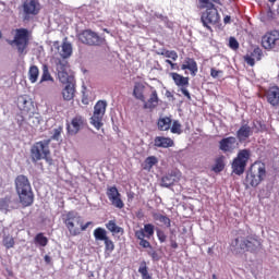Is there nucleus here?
<instances>
[{"mask_svg": "<svg viewBox=\"0 0 279 279\" xmlns=\"http://www.w3.org/2000/svg\"><path fill=\"white\" fill-rule=\"evenodd\" d=\"M223 21H225L226 24L230 23V15L225 16Z\"/></svg>", "mask_w": 279, "mask_h": 279, "instance_id": "13d9d810", "label": "nucleus"}, {"mask_svg": "<svg viewBox=\"0 0 279 279\" xmlns=\"http://www.w3.org/2000/svg\"><path fill=\"white\" fill-rule=\"evenodd\" d=\"M107 108L108 102H106V100H98L94 106V113L90 118V123L96 130H101V128H104V117Z\"/></svg>", "mask_w": 279, "mask_h": 279, "instance_id": "9d476101", "label": "nucleus"}, {"mask_svg": "<svg viewBox=\"0 0 279 279\" xmlns=\"http://www.w3.org/2000/svg\"><path fill=\"white\" fill-rule=\"evenodd\" d=\"M270 3H276V0H268Z\"/></svg>", "mask_w": 279, "mask_h": 279, "instance_id": "bf43d9fd", "label": "nucleus"}, {"mask_svg": "<svg viewBox=\"0 0 279 279\" xmlns=\"http://www.w3.org/2000/svg\"><path fill=\"white\" fill-rule=\"evenodd\" d=\"M94 236L96 241H104L108 238V232L106 231V229L98 227L94 230Z\"/></svg>", "mask_w": 279, "mask_h": 279, "instance_id": "e433bc0d", "label": "nucleus"}, {"mask_svg": "<svg viewBox=\"0 0 279 279\" xmlns=\"http://www.w3.org/2000/svg\"><path fill=\"white\" fill-rule=\"evenodd\" d=\"M23 11L25 16H36L40 12V2L38 0H25Z\"/></svg>", "mask_w": 279, "mask_h": 279, "instance_id": "f3484780", "label": "nucleus"}, {"mask_svg": "<svg viewBox=\"0 0 279 279\" xmlns=\"http://www.w3.org/2000/svg\"><path fill=\"white\" fill-rule=\"evenodd\" d=\"M106 228L109 230V232H112V234H123V228L117 226L116 220H109L106 223Z\"/></svg>", "mask_w": 279, "mask_h": 279, "instance_id": "c756f323", "label": "nucleus"}, {"mask_svg": "<svg viewBox=\"0 0 279 279\" xmlns=\"http://www.w3.org/2000/svg\"><path fill=\"white\" fill-rule=\"evenodd\" d=\"M44 260L49 265V263H51V257L49 255H45Z\"/></svg>", "mask_w": 279, "mask_h": 279, "instance_id": "4d7b16f0", "label": "nucleus"}, {"mask_svg": "<svg viewBox=\"0 0 279 279\" xmlns=\"http://www.w3.org/2000/svg\"><path fill=\"white\" fill-rule=\"evenodd\" d=\"M157 126L160 132H167L171 130V118L169 117L159 118L157 121Z\"/></svg>", "mask_w": 279, "mask_h": 279, "instance_id": "a878e982", "label": "nucleus"}, {"mask_svg": "<svg viewBox=\"0 0 279 279\" xmlns=\"http://www.w3.org/2000/svg\"><path fill=\"white\" fill-rule=\"evenodd\" d=\"M15 191L20 197V204L27 208L34 204V192L27 177L20 174L15 178Z\"/></svg>", "mask_w": 279, "mask_h": 279, "instance_id": "7ed1b4c3", "label": "nucleus"}, {"mask_svg": "<svg viewBox=\"0 0 279 279\" xmlns=\"http://www.w3.org/2000/svg\"><path fill=\"white\" fill-rule=\"evenodd\" d=\"M155 165H158V158H156L155 156H149L144 160L143 169L144 171H151Z\"/></svg>", "mask_w": 279, "mask_h": 279, "instance_id": "c85d7f7f", "label": "nucleus"}, {"mask_svg": "<svg viewBox=\"0 0 279 279\" xmlns=\"http://www.w3.org/2000/svg\"><path fill=\"white\" fill-rule=\"evenodd\" d=\"M167 96H168V97L171 96V93L167 92Z\"/></svg>", "mask_w": 279, "mask_h": 279, "instance_id": "e2e57ef3", "label": "nucleus"}, {"mask_svg": "<svg viewBox=\"0 0 279 279\" xmlns=\"http://www.w3.org/2000/svg\"><path fill=\"white\" fill-rule=\"evenodd\" d=\"M252 130H253V132H255V134H258L260 132H265L266 126L260 120H257V121L253 122Z\"/></svg>", "mask_w": 279, "mask_h": 279, "instance_id": "ea45409f", "label": "nucleus"}, {"mask_svg": "<svg viewBox=\"0 0 279 279\" xmlns=\"http://www.w3.org/2000/svg\"><path fill=\"white\" fill-rule=\"evenodd\" d=\"M107 197L116 208H124L125 204L121 199V193L117 186H110L107 189Z\"/></svg>", "mask_w": 279, "mask_h": 279, "instance_id": "2eb2a0df", "label": "nucleus"}, {"mask_svg": "<svg viewBox=\"0 0 279 279\" xmlns=\"http://www.w3.org/2000/svg\"><path fill=\"white\" fill-rule=\"evenodd\" d=\"M173 145H175V143L171 140V137H166V136L155 137V147L169 149V147H173Z\"/></svg>", "mask_w": 279, "mask_h": 279, "instance_id": "4be33fe9", "label": "nucleus"}, {"mask_svg": "<svg viewBox=\"0 0 279 279\" xmlns=\"http://www.w3.org/2000/svg\"><path fill=\"white\" fill-rule=\"evenodd\" d=\"M170 130L172 134H182V124L178 120H174Z\"/></svg>", "mask_w": 279, "mask_h": 279, "instance_id": "a19ab883", "label": "nucleus"}, {"mask_svg": "<svg viewBox=\"0 0 279 279\" xmlns=\"http://www.w3.org/2000/svg\"><path fill=\"white\" fill-rule=\"evenodd\" d=\"M182 71H190L191 75H193V77H195V75H197V61H195V59L193 58H185L183 64L181 65Z\"/></svg>", "mask_w": 279, "mask_h": 279, "instance_id": "412c9836", "label": "nucleus"}, {"mask_svg": "<svg viewBox=\"0 0 279 279\" xmlns=\"http://www.w3.org/2000/svg\"><path fill=\"white\" fill-rule=\"evenodd\" d=\"M167 96H168V97L171 96V93L167 92Z\"/></svg>", "mask_w": 279, "mask_h": 279, "instance_id": "680f3d73", "label": "nucleus"}, {"mask_svg": "<svg viewBox=\"0 0 279 279\" xmlns=\"http://www.w3.org/2000/svg\"><path fill=\"white\" fill-rule=\"evenodd\" d=\"M138 274H141L142 279H153L151 274H149V267H147V262L145 260L141 262Z\"/></svg>", "mask_w": 279, "mask_h": 279, "instance_id": "2f4dec72", "label": "nucleus"}, {"mask_svg": "<svg viewBox=\"0 0 279 279\" xmlns=\"http://www.w3.org/2000/svg\"><path fill=\"white\" fill-rule=\"evenodd\" d=\"M51 144V140H44L36 142L31 147V158L33 162H38V160H46L47 162H51V150L49 149V145Z\"/></svg>", "mask_w": 279, "mask_h": 279, "instance_id": "39448f33", "label": "nucleus"}, {"mask_svg": "<svg viewBox=\"0 0 279 279\" xmlns=\"http://www.w3.org/2000/svg\"><path fill=\"white\" fill-rule=\"evenodd\" d=\"M60 56L61 58H63L60 60H66V58H70L71 56H73V46L71 45V43L69 41L62 43Z\"/></svg>", "mask_w": 279, "mask_h": 279, "instance_id": "393cba45", "label": "nucleus"}, {"mask_svg": "<svg viewBox=\"0 0 279 279\" xmlns=\"http://www.w3.org/2000/svg\"><path fill=\"white\" fill-rule=\"evenodd\" d=\"M61 219L68 229L71 236L80 234V225L82 223V216L75 210H70L61 216Z\"/></svg>", "mask_w": 279, "mask_h": 279, "instance_id": "6e6552de", "label": "nucleus"}, {"mask_svg": "<svg viewBox=\"0 0 279 279\" xmlns=\"http://www.w3.org/2000/svg\"><path fill=\"white\" fill-rule=\"evenodd\" d=\"M155 227L151 223H146L144 225L143 229L136 230L135 232H142L144 238L146 239H151V236H154V231Z\"/></svg>", "mask_w": 279, "mask_h": 279, "instance_id": "7c9ffc66", "label": "nucleus"}, {"mask_svg": "<svg viewBox=\"0 0 279 279\" xmlns=\"http://www.w3.org/2000/svg\"><path fill=\"white\" fill-rule=\"evenodd\" d=\"M170 247H172V250H178V242H175L173 239H170Z\"/></svg>", "mask_w": 279, "mask_h": 279, "instance_id": "864d4df0", "label": "nucleus"}, {"mask_svg": "<svg viewBox=\"0 0 279 279\" xmlns=\"http://www.w3.org/2000/svg\"><path fill=\"white\" fill-rule=\"evenodd\" d=\"M170 76L172 77L175 86H179L181 88L182 95H184V97H186L187 99H191V93H189V89H186V87L189 86V77H184L177 72L170 73Z\"/></svg>", "mask_w": 279, "mask_h": 279, "instance_id": "ddd939ff", "label": "nucleus"}, {"mask_svg": "<svg viewBox=\"0 0 279 279\" xmlns=\"http://www.w3.org/2000/svg\"><path fill=\"white\" fill-rule=\"evenodd\" d=\"M198 1L201 5H210V3H213L210 2V0H198ZM211 1H217V0H211Z\"/></svg>", "mask_w": 279, "mask_h": 279, "instance_id": "5fc2aeb1", "label": "nucleus"}, {"mask_svg": "<svg viewBox=\"0 0 279 279\" xmlns=\"http://www.w3.org/2000/svg\"><path fill=\"white\" fill-rule=\"evenodd\" d=\"M148 254L153 260H160V255H158V252L151 251Z\"/></svg>", "mask_w": 279, "mask_h": 279, "instance_id": "3c124183", "label": "nucleus"}, {"mask_svg": "<svg viewBox=\"0 0 279 279\" xmlns=\"http://www.w3.org/2000/svg\"><path fill=\"white\" fill-rule=\"evenodd\" d=\"M2 245L5 247V250H12V247L16 245V241L14 240V236L4 234L2 236Z\"/></svg>", "mask_w": 279, "mask_h": 279, "instance_id": "72a5a7b5", "label": "nucleus"}, {"mask_svg": "<svg viewBox=\"0 0 279 279\" xmlns=\"http://www.w3.org/2000/svg\"><path fill=\"white\" fill-rule=\"evenodd\" d=\"M203 8H206V11L202 14L201 21L204 27H207L209 32H213L211 25H217L220 21L219 11L215 8L214 3L202 4Z\"/></svg>", "mask_w": 279, "mask_h": 279, "instance_id": "1a4fd4ad", "label": "nucleus"}, {"mask_svg": "<svg viewBox=\"0 0 279 279\" xmlns=\"http://www.w3.org/2000/svg\"><path fill=\"white\" fill-rule=\"evenodd\" d=\"M236 137L234 136H229V137H223L219 142V149L220 151H223V154H232L234 149H236Z\"/></svg>", "mask_w": 279, "mask_h": 279, "instance_id": "dca6fc26", "label": "nucleus"}, {"mask_svg": "<svg viewBox=\"0 0 279 279\" xmlns=\"http://www.w3.org/2000/svg\"><path fill=\"white\" fill-rule=\"evenodd\" d=\"M88 96L86 94H83L82 104H84V106H88Z\"/></svg>", "mask_w": 279, "mask_h": 279, "instance_id": "6e6d98bb", "label": "nucleus"}, {"mask_svg": "<svg viewBox=\"0 0 279 279\" xmlns=\"http://www.w3.org/2000/svg\"><path fill=\"white\" fill-rule=\"evenodd\" d=\"M35 243L37 245H40V247H47V245L49 243V239H47V236H45V233H37L35 236Z\"/></svg>", "mask_w": 279, "mask_h": 279, "instance_id": "4c0bfd02", "label": "nucleus"}, {"mask_svg": "<svg viewBox=\"0 0 279 279\" xmlns=\"http://www.w3.org/2000/svg\"><path fill=\"white\" fill-rule=\"evenodd\" d=\"M153 219L155 221H159V223H162V226H166V228L171 227V219L162 214L153 213Z\"/></svg>", "mask_w": 279, "mask_h": 279, "instance_id": "cd10ccee", "label": "nucleus"}, {"mask_svg": "<svg viewBox=\"0 0 279 279\" xmlns=\"http://www.w3.org/2000/svg\"><path fill=\"white\" fill-rule=\"evenodd\" d=\"M41 69L43 74L39 84H43V82H53V76H51V73L49 72V65L44 64Z\"/></svg>", "mask_w": 279, "mask_h": 279, "instance_id": "f704fd0d", "label": "nucleus"}, {"mask_svg": "<svg viewBox=\"0 0 279 279\" xmlns=\"http://www.w3.org/2000/svg\"><path fill=\"white\" fill-rule=\"evenodd\" d=\"M266 99L270 106L276 108V106H279V87L272 86L266 92Z\"/></svg>", "mask_w": 279, "mask_h": 279, "instance_id": "aec40b11", "label": "nucleus"}, {"mask_svg": "<svg viewBox=\"0 0 279 279\" xmlns=\"http://www.w3.org/2000/svg\"><path fill=\"white\" fill-rule=\"evenodd\" d=\"M161 56H165V58H171L174 62L178 60V52L175 50H163Z\"/></svg>", "mask_w": 279, "mask_h": 279, "instance_id": "79ce46f5", "label": "nucleus"}, {"mask_svg": "<svg viewBox=\"0 0 279 279\" xmlns=\"http://www.w3.org/2000/svg\"><path fill=\"white\" fill-rule=\"evenodd\" d=\"M86 125H88L86 118H84V116L76 114L74 118H72L71 123L66 126L68 134L75 136V134H78L81 130L86 128Z\"/></svg>", "mask_w": 279, "mask_h": 279, "instance_id": "f8f14e48", "label": "nucleus"}, {"mask_svg": "<svg viewBox=\"0 0 279 279\" xmlns=\"http://www.w3.org/2000/svg\"><path fill=\"white\" fill-rule=\"evenodd\" d=\"M8 43L11 46L15 45L20 56H26L27 48L29 47V31L27 28L14 29V38Z\"/></svg>", "mask_w": 279, "mask_h": 279, "instance_id": "423d86ee", "label": "nucleus"}, {"mask_svg": "<svg viewBox=\"0 0 279 279\" xmlns=\"http://www.w3.org/2000/svg\"><path fill=\"white\" fill-rule=\"evenodd\" d=\"M279 40V32L278 31H271L269 33H266L262 37V47L264 49H275L276 48V43Z\"/></svg>", "mask_w": 279, "mask_h": 279, "instance_id": "4468645a", "label": "nucleus"}, {"mask_svg": "<svg viewBox=\"0 0 279 279\" xmlns=\"http://www.w3.org/2000/svg\"><path fill=\"white\" fill-rule=\"evenodd\" d=\"M175 184V177L173 174H167L161 179V186L169 189V186H173Z\"/></svg>", "mask_w": 279, "mask_h": 279, "instance_id": "c9c22d12", "label": "nucleus"}, {"mask_svg": "<svg viewBox=\"0 0 279 279\" xmlns=\"http://www.w3.org/2000/svg\"><path fill=\"white\" fill-rule=\"evenodd\" d=\"M226 157L223 155H221L220 157H218L216 159V163L215 166L213 167V171L215 173H221V171H223V169H226Z\"/></svg>", "mask_w": 279, "mask_h": 279, "instance_id": "473e14b6", "label": "nucleus"}, {"mask_svg": "<svg viewBox=\"0 0 279 279\" xmlns=\"http://www.w3.org/2000/svg\"><path fill=\"white\" fill-rule=\"evenodd\" d=\"M166 63L171 66L172 70L178 69V63H173L171 60L167 59Z\"/></svg>", "mask_w": 279, "mask_h": 279, "instance_id": "603ef678", "label": "nucleus"}, {"mask_svg": "<svg viewBox=\"0 0 279 279\" xmlns=\"http://www.w3.org/2000/svg\"><path fill=\"white\" fill-rule=\"evenodd\" d=\"M222 73H223V71L216 70L215 68H211V70H210L211 77H219V75H221Z\"/></svg>", "mask_w": 279, "mask_h": 279, "instance_id": "8fccbe9b", "label": "nucleus"}, {"mask_svg": "<svg viewBox=\"0 0 279 279\" xmlns=\"http://www.w3.org/2000/svg\"><path fill=\"white\" fill-rule=\"evenodd\" d=\"M267 175V168L265 162L255 161L248 169L245 178V182L247 186L256 187L260 182L265 180Z\"/></svg>", "mask_w": 279, "mask_h": 279, "instance_id": "20e7f679", "label": "nucleus"}, {"mask_svg": "<svg viewBox=\"0 0 279 279\" xmlns=\"http://www.w3.org/2000/svg\"><path fill=\"white\" fill-rule=\"evenodd\" d=\"M133 96L140 101H145V84L137 82L133 88Z\"/></svg>", "mask_w": 279, "mask_h": 279, "instance_id": "b1692460", "label": "nucleus"}, {"mask_svg": "<svg viewBox=\"0 0 279 279\" xmlns=\"http://www.w3.org/2000/svg\"><path fill=\"white\" fill-rule=\"evenodd\" d=\"M158 92L154 89L150 94L149 99L147 101H143L144 110H154L155 108H158Z\"/></svg>", "mask_w": 279, "mask_h": 279, "instance_id": "5701e85b", "label": "nucleus"}, {"mask_svg": "<svg viewBox=\"0 0 279 279\" xmlns=\"http://www.w3.org/2000/svg\"><path fill=\"white\" fill-rule=\"evenodd\" d=\"M229 47H230V49H233L234 51H236V49H239V41L236 40V38H234V37L229 38Z\"/></svg>", "mask_w": 279, "mask_h": 279, "instance_id": "de8ad7c7", "label": "nucleus"}, {"mask_svg": "<svg viewBox=\"0 0 279 279\" xmlns=\"http://www.w3.org/2000/svg\"><path fill=\"white\" fill-rule=\"evenodd\" d=\"M62 130H63L62 126H59V128L53 130V134L51 136L52 141H60V136L62 134Z\"/></svg>", "mask_w": 279, "mask_h": 279, "instance_id": "a18cd8bd", "label": "nucleus"}, {"mask_svg": "<svg viewBox=\"0 0 279 279\" xmlns=\"http://www.w3.org/2000/svg\"><path fill=\"white\" fill-rule=\"evenodd\" d=\"M93 226V221H88L86 223H84V221L81 218V223L78 225V230H80V234L86 230H88V227Z\"/></svg>", "mask_w": 279, "mask_h": 279, "instance_id": "49530a36", "label": "nucleus"}, {"mask_svg": "<svg viewBox=\"0 0 279 279\" xmlns=\"http://www.w3.org/2000/svg\"><path fill=\"white\" fill-rule=\"evenodd\" d=\"M259 60H263V49L260 47H255L250 54L244 56V62L248 66H254L256 61L259 62Z\"/></svg>", "mask_w": 279, "mask_h": 279, "instance_id": "a211bd4d", "label": "nucleus"}, {"mask_svg": "<svg viewBox=\"0 0 279 279\" xmlns=\"http://www.w3.org/2000/svg\"><path fill=\"white\" fill-rule=\"evenodd\" d=\"M40 75V70L36 65H31L28 69V80L31 84H36Z\"/></svg>", "mask_w": 279, "mask_h": 279, "instance_id": "bb28decb", "label": "nucleus"}, {"mask_svg": "<svg viewBox=\"0 0 279 279\" xmlns=\"http://www.w3.org/2000/svg\"><path fill=\"white\" fill-rule=\"evenodd\" d=\"M10 208V197H4L0 199V210H5Z\"/></svg>", "mask_w": 279, "mask_h": 279, "instance_id": "c03bdc74", "label": "nucleus"}, {"mask_svg": "<svg viewBox=\"0 0 279 279\" xmlns=\"http://www.w3.org/2000/svg\"><path fill=\"white\" fill-rule=\"evenodd\" d=\"M231 247L235 254H241V252H251V254H256V252L263 247V243L258 238H256V235H238L231 242Z\"/></svg>", "mask_w": 279, "mask_h": 279, "instance_id": "f03ea898", "label": "nucleus"}, {"mask_svg": "<svg viewBox=\"0 0 279 279\" xmlns=\"http://www.w3.org/2000/svg\"><path fill=\"white\" fill-rule=\"evenodd\" d=\"M254 134V130L248 124H242L236 131V138L239 143H245L250 136Z\"/></svg>", "mask_w": 279, "mask_h": 279, "instance_id": "6ab92c4d", "label": "nucleus"}, {"mask_svg": "<svg viewBox=\"0 0 279 279\" xmlns=\"http://www.w3.org/2000/svg\"><path fill=\"white\" fill-rule=\"evenodd\" d=\"M135 238H137V240L140 241L141 247H144L145 250L151 247V243L145 240L146 238L143 235V232H135Z\"/></svg>", "mask_w": 279, "mask_h": 279, "instance_id": "58836bf2", "label": "nucleus"}, {"mask_svg": "<svg viewBox=\"0 0 279 279\" xmlns=\"http://www.w3.org/2000/svg\"><path fill=\"white\" fill-rule=\"evenodd\" d=\"M78 39L83 45H89V47H101V45H106V38L90 29L83 31L80 34Z\"/></svg>", "mask_w": 279, "mask_h": 279, "instance_id": "9b49d317", "label": "nucleus"}, {"mask_svg": "<svg viewBox=\"0 0 279 279\" xmlns=\"http://www.w3.org/2000/svg\"><path fill=\"white\" fill-rule=\"evenodd\" d=\"M250 158H252V150L247 148L240 149L231 163L232 173L235 175H243L245 173L247 162H250Z\"/></svg>", "mask_w": 279, "mask_h": 279, "instance_id": "0eeeda50", "label": "nucleus"}, {"mask_svg": "<svg viewBox=\"0 0 279 279\" xmlns=\"http://www.w3.org/2000/svg\"><path fill=\"white\" fill-rule=\"evenodd\" d=\"M104 243H105L106 252H109V253L114 252V242H112V240H110V238L105 239Z\"/></svg>", "mask_w": 279, "mask_h": 279, "instance_id": "37998d69", "label": "nucleus"}, {"mask_svg": "<svg viewBox=\"0 0 279 279\" xmlns=\"http://www.w3.org/2000/svg\"><path fill=\"white\" fill-rule=\"evenodd\" d=\"M213 279H217V275H213Z\"/></svg>", "mask_w": 279, "mask_h": 279, "instance_id": "052dcab7", "label": "nucleus"}, {"mask_svg": "<svg viewBox=\"0 0 279 279\" xmlns=\"http://www.w3.org/2000/svg\"><path fill=\"white\" fill-rule=\"evenodd\" d=\"M0 38H1V32H0Z\"/></svg>", "mask_w": 279, "mask_h": 279, "instance_id": "0e129e2a", "label": "nucleus"}, {"mask_svg": "<svg viewBox=\"0 0 279 279\" xmlns=\"http://www.w3.org/2000/svg\"><path fill=\"white\" fill-rule=\"evenodd\" d=\"M56 69L59 81L65 85L62 89L64 101H73L75 99V76L71 73L69 61L58 60Z\"/></svg>", "mask_w": 279, "mask_h": 279, "instance_id": "f257e3e1", "label": "nucleus"}, {"mask_svg": "<svg viewBox=\"0 0 279 279\" xmlns=\"http://www.w3.org/2000/svg\"><path fill=\"white\" fill-rule=\"evenodd\" d=\"M157 239L159 240L160 243H165V241H167V234L165 233V231L158 230Z\"/></svg>", "mask_w": 279, "mask_h": 279, "instance_id": "09e8293b", "label": "nucleus"}]
</instances>
